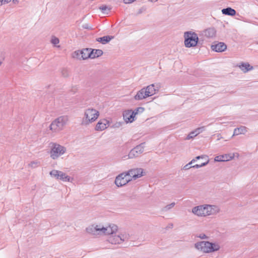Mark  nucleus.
Segmentation results:
<instances>
[{"instance_id":"nucleus-1","label":"nucleus","mask_w":258,"mask_h":258,"mask_svg":"<svg viewBox=\"0 0 258 258\" xmlns=\"http://www.w3.org/2000/svg\"><path fill=\"white\" fill-rule=\"evenodd\" d=\"M86 232L94 237L109 236L108 241L112 244H120L119 233L117 234L118 226L114 224L104 225L102 224H93L86 228Z\"/></svg>"},{"instance_id":"nucleus-2","label":"nucleus","mask_w":258,"mask_h":258,"mask_svg":"<svg viewBox=\"0 0 258 258\" xmlns=\"http://www.w3.org/2000/svg\"><path fill=\"white\" fill-rule=\"evenodd\" d=\"M220 211L219 207L216 205L205 204L196 206L192 209V213L198 217H206L214 215Z\"/></svg>"},{"instance_id":"nucleus-3","label":"nucleus","mask_w":258,"mask_h":258,"mask_svg":"<svg viewBox=\"0 0 258 258\" xmlns=\"http://www.w3.org/2000/svg\"><path fill=\"white\" fill-rule=\"evenodd\" d=\"M195 247L198 251L209 253L218 251L220 245L218 242H211L208 241H201L195 243Z\"/></svg>"},{"instance_id":"nucleus-4","label":"nucleus","mask_w":258,"mask_h":258,"mask_svg":"<svg viewBox=\"0 0 258 258\" xmlns=\"http://www.w3.org/2000/svg\"><path fill=\"white\" fill-rule=\"evenodd\" d=\"M49 147L50 149V156L53 160L57 159L67 151V149L65 147L56 143L50 142L49 144Z\"/></svg>"},{"instance_id":"nucleus-5","label":"nucleus","mask_w":258,"mask_h":258,"mask_svg":"<svg viewBox=\"0 0 258 258\" xmlns=\"http://www.w3.org/2000/svg\"><path fill=\"white\" fill-rule=\"evenodd\" d=\"M99 112L97 110L89 108L84 112V117L83 118L82 124L87 125L95 121L99 117Z\"/></svg>"},{"instance_id":"nucleus-6","label":"nucleus","mask_w":258,"mask_h":258,"mask_svg":"<svg viewBox=\"0 0 258 258\" xmlns=\"http://www.w3.org/2000/svg\"><path fill=\"white\" fill-rule=\"evenodd\" d=\"M184 45L186 47L196 46L199 40L198 35L194 32L187 31L184 33Z\"/></svg>"},{"instance_id":"nucleus-7","label":"nucleus","mask_w":258,"mask_h":258,"mask_svg":"<svg viewBox=\"0 0 258 258\" xmlns=\"http://www.w3.org/2000/svg\"><path fill=\"white\" fill-rule=\"evenodd\" d=\"M68 121L67 116H61L55 119L50 125V130L53 132H57L62 130Z\"/></svg>"},{"instance_id":"nucleus-8","label":"nucleus","mask_w":258,"mask_h":258,"mask_svg":"<svg viewBox=\"0 0 258 258\" xmlns=\"http://www.w3.org/2000/svg\"><path fill=\"white\" fill-rule=\"evenodd\" d=\"M132 180L126 172L122 173L116 176L115 179V184L118 187L123 186Z\"/></svg>"},{"instance_id":"nucleus-9","label":"nucleus","mask_w":258,"mask_h":258,"mask_svg":"<svg viewBox=\"0 0 258 258\" xmlns=\"http://www.w3.org/2000/svg\"><path fill=\"white\" fill-rule=\"evenodd\" d=\"M145 144V143H141L132 149L127 155V158L133 159L139 156L144 151Z\"/></svg>"},{"instance_id":"nucleus-10","label":"nucleus","mask_w":258,"mask_h":258,"mask_svg":"<svg viewBox=\"0 0 258 258\" xmlns=\"http://www.w3.org/2000/svg\"><path fill=\"white\" fill-rule=\"evenodd\" d=\"M50 175L56 179H60L63 181H70V177L62 171L52 170L50 172Z\"/></svg>"},{"instance_id":"nucleus-11","label":"nucleus","mask_w":258,"mask_h":258,"mask_svg":"<svg viewBox=\"0 0 258 258\" xmlns=\"http://www.w3.org/2000/svg\"><path fill=\"white\" fill-rule=\"evenodd\" d=\"M137 112H133L132 110H125L123 112V118L126 123H132L135 120Z\"/></svg>"},{"instance_id":"nucleus-12","label":"nucleus","mask_w":258,"mask_h":258,"mask_svg":"<svg viewBox=\"0 0 258 258\" xmlns=\"http://www.w3.org/2000/svg\"><path fill=\"white\" fill-rule=\"evenodd\" d=\"M143 171L142 168H134L129 170L126 173L132 179H136L143 176Z\"/></svg>"},{"instance_id":"nucleus-13","label":"nucleus","mask_w":258,"mask_h":258,"mask_svg":"<svg viewBox=\"0 0 258 258\" xmlns=\"http://www.w3.org/2000/svg\"><path fill=\"white\" fill-rule=\"evenodd\" d=\"M109 121L106 119H100L96 125L95 130L97 131H103L109 126Z\"/></svg>"},{"instance_id":"nucleus-14","label":"nucleus","mask_w":258,"mask_h":258,"mask_svg":"<svg viewBox=\"0 0 258 258\" xmlns=\"http://www.w3.org/2000/svg\"><path fill=\"white\" fill-rule=\"evenodd\" d=\"M195 162L196 159H192L190 162H189L188 164H186L183 166V169L186 170L191 168H199L205 166L209 163V160H207V161L204 162V163H201L200 164H197L194 165H191L192 163H195Z\"/></svg>"},{"instance_id":"nucleus-15","label":"nucleus","mask_w":258,"mask_h":258,"mask_svg":"<svg viewBox=\"0 0 258 258\" xmlns=\"http://www.w3.org/2000/svg\"><path fill=\"white\" fill-rule=\"evenodd\" d=\"M234 154H226L224 155L216 156L214 160L216 162H225L232 160L234 158Z\"/></svg>"},{"instance_id":"nucleus-16","label":"nucleus","mask_w":258,"mask_h":258,"mask_svg":"<svg viewBox=\"0 0 258 258\" xmlns=\"http://www.w3.org/2000/svg\"><path fill=\"white\" fill-rule=\"evenodd\" d=\"M243 73H246L248 71H251L253 69V67L251 66L248 62H241L236 65Z\"/></svg>"},{"instance_id":"nucleus-17","label":"nucleus","mask_w":258,"mask_h":258,"mask_svg":"<svg viewBox=\"0 0 258 258\" xmlns=\"http://www.w3.org/2000/svg\"><path fill=\"white\" fill-rule=\"evenodd\" d=\"M212 49L216 52L224 51L227 48L226 45L223 42H219L217 44L211 46Z\"/></svg>"},{"instance_id":"nucleus-18","label":"nucleus","mask_w":258,"mask_h":258,"mask_svg":"<svg viewBox=\"0 0 258 258\" xmlns=\"http://www.w3.org/2000/svg\"><path fill=\"white\" fill-rule=\"evenodd\" d=\"M148 97L144 88L139 90L135 96L134 98L136 100H141Z\"/></svg>"},{"instance_id":"nucleus-19","label":"nucleus","mask_w":258,"mask_h":258,"mask_svg":"<svg viewBox=\"0 0 258 258\" xmlns=\"http://www.w3.org/2000/svg\"><path fill=\"white\" fill-rule=\"evenodd\" d=\"M144 88L145 90L148 97L151 96L155 94L156 93V91L157 90V89L155 88V85L153 84Z\"/></svg>"},{"instance_id":"nucleus-20","label":"nucleus","mask_w":258,"mask_h":258,"mask_svg":"<svg viewBox=\"0 0 258 258\" xmlns=\"http://www.w3.org/2000/svg\"><path fill=\"white\" fill-rule=\"evenodd\" d=\"M216 32L214 28H209L204 31V35L208 38H213L215 36Z\"/></svg>"},{"instance_id":"nucleus-21","label":"nucleus","mask_w":258,"mask_h":258,"mask_svg":"<svg viewBox=\"0 0 258 258\" xmlns=\"http://www.w3.org/2000/svg\"><path fill=\"white\" fill-rule=\"evenodd\" d=\"M119 233V238H120V242L121 244L124 242L128 241L130 238V235L128 233L126 232H120Z\"/></svg>"},{"instance_id":"nucleus-22","label":"nucleus","mask_w":258,"mask_h":258,"mask_svg":"<svg viewBox=\"0 0 258 258\" xmlns=\"http://www.w3.org/2000/svg\"><path fill=\"white\" fill-rule=\"evenodd\" d=\"M114 37L112 36H105L102 37H99L96 39V41L100 42L103 44L109 42L111 40L113 39Z\"/></svg>"},{"instance_id":"nucleus-23","label":"nucleus","mask_w":258,"mask_h":258,"mask_svg":"<svg viewBox=\"0 0 258 258\" xmlns=\"http://www.w3.org/2000/svg\"><path fill=\"white\" fill-rule=\"evenodd\" d=\"M247 130L246 127L241 126L240 127H237L234 129L232 136H237L240 134H245Z\"/></svg>"},{"instance_id":"nucleus-24","label":"nucleus","mask_w":258,"mask_h":258,"mask_svg":"<svg viewBox=\"0 0 258 258\" xmlns=\"http://www.w3.org/2000/svg\"><path fill=\"white\" fill-rule=\"evenodd\" d=\"M103 54V51L101 49H90L91 58L98 57Z\"/></svg>"},{"instance_id":"nucleus-25","label":"nucleus","mask_w":258,"mask_h":258,"mask_svg":"<svg viewBox=\"0 0 258 258\" xmlns=\"http://www.w3.org/2000/svg\"><path fill=\"white\" fill-rule=\"evenodd\" d=\"M222 13L224 15L233 16L236 14V11L231 8H227L222 10Z\"/></svg>"},{"instance_id":"nucleus-26","label":"nucleus","mask_w":258,"mask_h":258,"mask_svg":"<svg viewBox=\"0 0 258 258\" xmlns=\"http://www.w3.org/2000/svg\"><path fill=\"white\" fill-rule=\"evenodd\" d=\"M79 53L82 54L81 56L82 59H86L89 57L91 58L90 49L87 48L83 49L81 50V53Z\"/></svg>"},{"instance_id":"nucleus-27","label":"nucleus","mask_w":258,"mask_h":258,"mask_svg":"<svg viewBox=\"0 0 258 258\" xmlns=\"http://www.w3.org/2000/svg\"><path fill=\"white\" fill-rule=\"evenodd\" d=\"M175 205V203L174 202H173L162 208L161 211L164 212H167L171 210L172 208H173L174 207Z\"/></svg>"},{"instance_id":"nucleus-28","label":"nucleus","mask_w":258,"mask_h":258,"mask_svg":"<svg viewBox=\"0 0 258 258\" xmlns=\"http://www.w3.org/2000/svg\"><path fill=\"white\" fill-rule=\"evenodd\" d=\"M123 122L122 121H116L111 125V127L113 128H119L123 125Z\"/></svg>"},{"instance_id":"nucleus-29","label":"nucleus","mask_w":258,"mask_h":258,"mask_svg":"<svg viewBox=\"0 0 258 258\" xmlns=\"http://www.w3.org/2000/svg\"><path fill=\"white\" fill-rule=\"evenodd\" d=\"M61 76L64 78H67L69 76V71L67 69H62L61 72Z\"/></svg>"},{"instance_id":"nucleus-30","label":"nucleus","mask_w":258,"mask_h":258,"mask_svg":"<svg viewBox=\"0 0 258 258\" xmlns=\"http://www.w3.org/2000/svg\"><path fill=\"white\" fill-rule=\"evenodd\" d=\"M39 164V162L37 161H31L29 164V166L32 168H35L37 167L38 166Z\"/></svg>"},{"instance_id":"nucleus-31","label":"nucleus","mask_w":258,"mask_h":258,"mask_svg":"<svg viewBox=\"0 0 258 258\" xmlns=\"http://www.w3.org/2000/svg\"><path fill=\"white\" fill-rule=\"evenodd\" d=\"M196 131H194L191 132H190L189 135L186 137L187 140H190L191 139H192L194 137L197 136L198 134L197 133H196Z\"/></svg>"},{"instance_id":"nucleus-32","label":"nucleus","mask_w":258,"mask_h":258,"mask_svg":"<svg viewBox=\"0 0 258 258\" xmlns=\"http://www.w3.org/2000/svg\"><path fill=\"white\" fill-rule=\"evenodd\" d=\"M79 53H81V51H76L74 52L73 57L78 58L79 59H82L81 56L82 54H80Z\"/></svg>"},{"instance_id":"nucleus-33","label":"nucleus","mask_w":258,"mask_h":258,"mask_svg":"<svg viewBox=\"0 0 258 258\" xmlns=\"http://www.w3.org/2000/svg\"><path fill=\"white\" fill-rule=\"evenodd\" d=\"M200 159H205V162L207 161V160H209L208 157L205 155L197 156L194 159H196V161L197 160H199Z\"/></svg>"},{"instance_id":"nucleus-34","label":"nucleus","mask_w":258,"mask_h":258,"mask_svg":"<svg viewBox=\"0 0 258 258\" xmlns=\"http://www.w3.org/2000/svg\"><path fill=\"white\" fill-rule=\"evenodd\" d=\"M99 9L104 13L106 10L110 11L111 8H108L106 5H102L99 7Z\"/></svg>"},{"instance_id":"nucleus-35","label":"nucleus","mask_w":258,"mask_h":258,"mask_svg":"<svg viewBox=\"0 0 258 258\" xmlns=\"http://www.w3.org/2000/svg\"><path fill=\"white\" fill-rule=\"evenodd\" d=\"M196 237H198V238H200L202 239H207L209 238V237L204 233L198 234L196 236Z\"/></svg>"},{"instance_id":"nucleus-36","label":"nucleus","mask_w":258,"mask_h":258,"mask_svg":"<svg viewBox=\"0 0 258 258\" xmlns=\"http://www.w3.org/2000/svg\"><path fill=\"white\" fill-rule=\"evenodd\" d=\"M59 42V40L58 39V38L55 37H53L51 39V42L54 45H56L57 44H58Z\"/></svg>"},{"instance_id":"nucleus-37","label":"nucleus","mask_w":258,"mask_h":258,"mask_svg":"<svg viewBox=\"0 0 258 258\" xmlns=\"http://www.w3.org/2000/svg\"><path fill=\"white\" fill-rule=\"evenodd\" d=\"M196 133H197L198 135L200 134L201 133L203 132L204 131H205V127L202 126L200 127H199L195 130Z\"/></svg>"},{"instance_id":"nucleus-38","label":"nucleus","mask_w":258,"mask_h":258,"mask_svg":"<svg viewBox=\"0 0 258 258\" xmlns=\"http://www.w3.org/2000/svg\"><path fill=\"white\" fill-rule=\"evenodd\" d=\"M144 111V108L140 107L137 108H136L134 111H133V112H137V114L138 113V112H143Z\"/></svg>"},{"instance_id":"nucleus-39","label":"nucleus","mask_w":258,"mask_h":258,"mask_svg":"<svg viewBox=\"0 0 258 258\" xmlns=\"http://www.w3.org/2000/svg\"><path fill=\"white\" fill-rule=\"evenodd\" d=\"M12 0H0V6L9 3Z\"/></svg>"},{"instance_id":"nucleus-40","label":"nucleus","mask_w":258,"mask_h":258,"mask_svg":"<svg viewBox=\"0 0 258 258\" xmlns=\"http://www.w3.org/2000/svg\"><path fill=\"white\" fill-rule=\"evenodd\" d=\"M4 60V56L2 52H0V66L3 63V62Z\"/></svg>"},{"instance_id":"nucleus-41","label":"nucleus","mask_w":258,"mask_h":258,"mask_svg":"<svg viewBox=\"0 0 258 258\" xmlns=\"http://www.w3.org/2000/svg\"><path fill=\"white\" fill-rule=\"evenodd\" d=\"M136 1V0H123V2L124 4H131Z\"/></svg>"},{"instance_id":"nucleus-42","label":"nucleus","mask_w":258,"mask_h":258,"mask_svg":"<svg viewBox=\"0 0 258 258\" xmlns=\"http://www.w3.org/2000/svg\"><path fill=\"white\" fill-rule=\"evenodd\" d=\"M217 137H218V139H217L218 140H219L220 139L222 138V137L221 136V135L220 134H218L217 135Z\"/></svg>"},{"instance_id":"nucleus-43","label":"nucleus","mask_w":258,"mask_h":258,"mask_svg":"<svg viewBox=\"0 0 258 258\" xmlns=\"http://www.w3.org/2000/svg\"><path fill=\"white\" fill-rule=\"evenodd\" d=\"M18 0H13V2L14 4H17L18 3Z\"/></svg>"},{"instance_id":"nucleus-44","label":"nucleus","mask_w":258,"mask_h":258,"mask_svg":"<svg viewBox=\"0 0 258 258\" xmlns=\"http://www.w3.org/2000/svg\"><path fill=\"white\" fill-rule=\"evenodd\" d=\"M148 1H150V2H156L158 0H148Z\"/></svg>"},{"instance_id":"nucleus-45","label":"nucleus","mask_w":258,"mask_h":258,"mask_svg":"<svg viewBox=\"0 0 258 258\" xmlns=\"http://www.w3.org/2000/svg\"><path fill=\"white\" fill-rule=\"evenodd\" d=\"M126 157V156H124L123 158H124L125 159Z\"/></svg>"}]
</instances>
